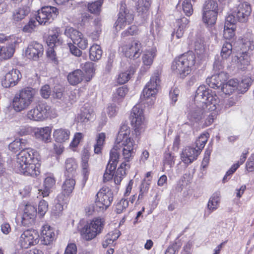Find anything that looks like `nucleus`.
I'll list each match as a JSON object with an SVG mask.
<instances>
[{
	"mask_svg": "<svg viewBox=\"0 0 254 254\" xmlns=\"http://www.w3.org/2000/svg\"><path fill=\"white\" fill-rule=\"evenodd\" d=\"M195 105L190 111L188 118L192 121L201 120L209 111H214L220 100L215 93L204 85L199 86L194 96Z\"/></svg>",
	"mask_w": 254,
	"mask_h": 254,
	"instance_id": "1",
	"label": "nucleus"
},
{
	"mask_svg": "<svg viewBox=\"0 0 254 254\" xmlns=\"http://www.w3.org/2000/svg\"><path fill=\"white\" fill-rule=\"evenodd\" d=\"M231 12L227 16L229 22H246L252 12V7L247 1L240 2L239 0H231L228 3Z\"/></svg>",
	"mask_w": 254,
	"mask_h": 254,
	"instance_id": "2",
	"label": "nucleus"
},
{
	"mask_svg": "<svg viewBox=\"0 0 254 254\" xmlns=\"http://www.w3.org/2000/svg\"><path fill=\"white\" fill-rule=\"evenodd\" d=\"M36 91L30 87H26L19 90L12 99V106L16 112L27 109L34 102Z\"/></svg>",
	"mask_w": 254,
	"mask_h": 254,
	"instance_id": "3",
	"label": "nucleus"
},
{
	"mask_svg": "<svg viewBox=\"0 0 254 254\" xmlns=\"http://www.w3.org/2000/svg\"><path fill=\"white\" fill-rule=\"evenodd\" d=\"M195 55L191 51L185 53L176 58L172 65V69L182 78L185 77L190 72V68L195 64Z\"/></svg>",
	"mask_w": 254,
	"mask_h": 254,
	"instance_id": "4",
	"label": "nucleus"
},
{
	"mask_svg": "<svg viewBox=\"0 0 254 254\" xmlns=\"http://www.w3.org/2000/svg\"><path fill=\"white\" fill-rule=\"evenodd\" d=\"M160 74L158 72H154L151 77L150 81L148 82L144 87L141 99L146 101L148 105L154 104L155 99V95L157 93L160 85Z\"/></svg>",
	"mask_w": 254,
	"mask_h": 254,
	"instance_id": "5",
	"label": "nucleus"
},
{
	"mask_svg": "<svg viewBox=\"0 0 254 254\" xmlns=\"http://www.w3.org/2000/svg\"><path fill=\"white\" fill-rule=\"evenodd\" d=\"M218 5L216 0H206L202 6V20L207 25L212 26L216 21Z\"/></svg>",
	"mask_w": 254,
	"mask_h": 254,
	"instance_id": "6",
	"label": "nucleus"
},
{
	"mask_svg": "<svg viewBox=\"0 0 254 254\" xmlns=\"http://www.w3.org/2000/svg\"><path fill=\"white\" fill-rule=\"evenodd\" d=\"M143 108L142 104H136L133 107L130 114L131 124L134 128L136 136L140 135L144 127V116Z\"/></svg>",
	"mask_w": 254,
	"mask_h": 254,
	"instance_id": "7",
	"label": "nucleus"
},
{
	"mask_svg": "<svg viewBox=\"0 0 254 254\" xmlns=\"http://www.w3.org/2000/svg\"><path fill=\"white\" fill-rule=\"evenodd\" d=\"M50 107L45 103H39L34 107L29 110L26 116L33 121H42L49 116Z\"/></svg>",
	"mask_w": 254,
	"mask_h": 254,
	"instance_id": "8",
	"label": "nucleus"
},
{
	"mask_svg": "<svg viewBox=\"0 0 254 254\" xmlns=\"http://www.w3.org/2000/svg\"><path fill=\"white\" fill-rule=\"evenodd\" d=\"M39 233L34 229H28L21 235L19 243L21 248L28 249L31 246L36 245L39 242Z\"/></svg>",
	"mask_w": 254,
	"mask_h": 254,
	"instance_id": "9",
	"label": "nucleus"
},
{
	"mask_svg": "<svg viewBox=\"0 0 254 254\" xmlns=\"http://www.w3.org/2000/svg\"><path fill=\"white\" fill-rule=\"evenodd\" d=\"M130 135V129L129 127L125 124H122L117 135L115 144L110 151H112L114 150V152L118 155H119V152L118 151L119 148V145L134 141L131 138Z\"/></svg>",
	"mask_w": 254,
	"mask_h": 254,
	"instance_id": "10",
	"label": "nucleus"
},
{
	"mask_svg": "<svg viewBox=\"0 0 254 254\" xmlns=\"http://www.w3.org/2000/svg\"><path fill=\"white\" fill-rule=\"evenodd\" d=\"M59 13L58 9L53 6L43 7L41 10L38 11V14L36 19L40 24H46L50 23Z\"/></svg>",
	"mask_w": 254,
	"mask_h": 254,
	"instance_id": "11",
	"label": "nucleus"
},
{
	"mask_svg": "<svg viewBox=\"0 0 254 254\" xmlns=\"http://www.w3.org/2000/svg\"><path fill=\"white\" fill-rule=\"evenodd\" d=\"M113 194L108 188H102L97 193L95 204L100 209H106L113 201Z\"/></svg>",
	"mask_w": 254,
	"mask_h": 254,
	"instance_id": "12",
	"label": "nucleus"
},
{
	"mask_svg": "<svg viewBox=\"0 0 254 254\" xmlns=\"http://www.w3.org/2000/svg\"><path fill=\"white\" fill-rule=\"evenodd\" d=\"M119 156L120 155L115 153L114 150L110 151V159L103 176V181L104 182L109 181L113 178Z\"/></svg>",
	"mask_w": 254,
	"mask_h": 254,
	"instance_id": "13",
	"label": "nucleus"
},
{
	"mask_svg": "<svg viewBox=\"0 0 254 254\" xmlns=\"http://www.w3.org/2000/svg\"><path fill=\"white\" fill-rule=\"evenodd\" d=\"M35 152L32 149H24L21 150L17 155L16 167L24 166L32 162H38L37 158L35 157Z\"/></svg>",
	"mask_w": 254,
	"mask_h": 254,
	"instance_id": "14",
	"label": "nucleus"
},
{
	"mask_svg": "<svg viewBox=\"0 0 254 254\" xmlns=\"http://www.w3.org/2000/svg\"><path fill=\"white\" fill-rule=\"evenodd\" d=\"M141 43L137 40L133 41L129 45L124 47L123 50L126 57L129 59L138 58L142 52Z\"/></svg>",
	"mask_w": 254,
	"mask_h": 254,
	"instance_id": "15",
	"label": "nucleus"
},
{
	"mask_svg": "<svg viewBox=\"0 0 254 254\" xmlns=\"http://www.w3.org/2000/svg\"><path fill=\"white\" fill-rule=\"evenodd\" d=\"M37 213V209L35 206L31 204H26L22 217V225L28 226L34 224Z\"/></svg>",
	"mask_w": 254,
	"mask_h": 254,
	"instance_id": "16",
	"label": "nucleus"
},
{
	"mask_svg": "<svg viewBox=\"0 0 254 254\" xmlns=\"http://www.w3.org/2000/svg\"><path fill=\"white\" fill-rule=\"evenodd\" d=\"M39 167L40 164L38 163V162H32L24 166H19L17 171L23 174L25 176L35 177L40 173Z\"/></svg>",
	"mask_w": 254,
	"mask_h": 254,
	"instance_id": "17",
	"label": "nucleus"
},
{
	"mask_svg": "<svg viewBox=\"0 0 254 254\" xmlns=\"http://www.w3.org/2000/svg\"><path fill=\"white\" fill-rule=\"evenodd\" d=\"M43 46L37 42H32L26 50V55L29 59L36 61L43 54Z\"/></svg>",
	"mask_w": 254,
	"mask_h": 254,
	"instance_id": "18",
	"label": "nucleus"
},
{
	"mask_svg": "<svg viewBox=\"0 0 254 254\" xmlns=\"http://www.w3.org/2000/svg\"><path fill=\"white\" fill-rule=\"evenodd\" d=\"M226 79V73L223 71H220L219 73H214L210 77H208L206 81L211 88H219Z\"/></svg>",
	"mask_w": 254,
	"mask_h": 254,
	"instance_id": "19",
	"label": "nucleus"
},
{
	"mask_svg": "<svg viewBox=\"0 0 254 254\" xmlns=\"http://www.w3.org/2000/svg\"><path fill=\"white\" fill-rule=\"evenodd\" d=\"M30 8L26 4L19 6L14 8L12 11V20L14 22H18L24 19L29 14Z\"/></svg>",
	"mask_w": 254,
	"mask_h": 254,
	"instance_id": "20",
	"label": "nucleus"
},
{
	"mask_svg": "<svg viewBox=\"0 0 254 254\" xmlns=\"http://www.w3.org/2000/svg\"><path fill=\"white\" fill-rule=\"evenodd\" d=\"M200 154L199 150L195 148L188 147L182 152L181 157L182 161L185 164H189L196 160Z\"/></svg>",
	"mask_w": 254,
	"mask_h": 254,
	"instance_id": "21",
	"label": "nucleus"
},
{
	"mask_svg": "<svg viewBox=\"0 0 254 254\" xmlns=\"http://www.w3.org/2000/svg\"><path fill=\"white\" fill-rule=\"evenodd\" d=\"M20 77L21 74L19 71L16 69H12L6 74L2 84L6 88L14 86L17 83Z\"/></svg>",
	"mask_w": 254,
	"mask_h": 254,
	"instance_id": "22",
	"label": "nucleus"
},
{
	"mask_svg": "<svg viewBox=\"0 0 254 254\" xmlns=\"http://www.w3.org/2000/svg\"><path fill=\"white\" fill-rule=\"evenodd\" d=\"M120 149L121 147H123L122 155L125 161L128 162L135 155L136 147L134 143V141L127 143H124L119 145Z\"/></svg>",
	"mask_w": 254,
	"mask_h": 254,
	"instance_id": "23",
	"label": "nucleus"
},
{
	"mask_svg": "<svg viewBox=\"0 0 254 254\" xmlns=\"http://www.w3.org/2000/svg\"><path fill=\"white\" fill-rule=\"evenodd\" d=\"M133 17L131 13L127 12L126 10L121 9L119 17L115 23L117 29H122L125 27L126 24H129L133 21Z\"/></svg>",
	"mask_w": 254,
	"mask_h": 254,
	"instance_id": "24",
	"label": "nucleus"
},
{
	"mask_svg": "<svg viewBox=\"0 0 254 254\" xmlns=\"http://www.w3.org/2000/svg\"><path fill=\"white\" fill-rule=\"evenodd\" d=\"M43 244L50 245L55 239V234L52 227L48 225H45L42 227L41 231Z\"/></svg>",
	"mask_w": 254,
	"mask_h": 254,
	"instance_id": "25",
	"label": "nucleus"
},
{
	"mask_svg": "<svg viewBox=\"0 0 254 254\" xmlns=\"http://www.w3.org/2000/svg\"><path fill=\"white\" fill-rule=\"evenodd\" d=\"M51 128L49 127L37 128L34 130V134L36 138L45 142H50Z\"/></svg>",
	"mask_w": 254,
	"mask_h": 254,
	"instance_id": "26",
	"label": "nucleus"
},
{
	"mask_svg": "<svg viewBox=\"0 0 254 254\" xmlns=\"http://www.w3.org/2000/svg\"><path fill=\"white\" fill-rule=\"evenodd\" d=\"M156 56V54L154 50L145 52L142 56V62L144 66H142L141 71L146 72L152 64L153 59Z\"/></svg>",
	"mask_w": 254,
	"mask_h": 254,
	"instance_id": "27",
	"label": "nucleus"
},
{
	"mask_svg": "<svg viewBox=\"0 0 254 254\" xmlns=\"http://www.w3.org/2000/svg\"><path fill=\"white\" fill-rule=\"evenodd\" d=\"M77 167L78 165L75 159L67 158L65 161V175L68 177H73L76 173Z\"/></svg>",
	"mask_w": 254,
	"mask_h": 254,
	"instance_id": "28",
	"label": "nucleus"
},
{
	"mask_svg": "<svg viewBox=\"0 0 254 254\" xmlns=\"http://www.w3.org/2000/svg\"><path fill=\"white\" fill-rule=\"evenodd\" d=\"M84 77V73L81 70L76 69L68 74L67 80L71 85H75L80 83Z\"/></svg>",
	"mask_w": 254,
	"mask_h": 254,
	"instance_id": "29",
	"label": "nucleus"
},
{
	"mask_svg": "<svg viewBox=\"0 0 254 254\" xmlns=\"http://www.w3.org/2000/svg\"><path fill=\"white\" fill-rule=\"evenodd\" d=\"M55 182L56 181L53 177L48 176L46 178L44 182V190H38L39 195H42L43 197L48 196Z\"/></svg>",
	"mask_w": 254,
	"mask_h": 254,
	"instance_id": "30",
	"label": "nucleus"
},
{
	"mask_svg": "<svg viewBox=\"0 0 254 254\" xmlns=\"http://www.w3.org/2000/svg\"><path fill=\"white\" fill-rule=\"evenodd\" d=\"M80 235L81 238L86 241H91L97 236V233H95L89 223L82 228Z\"/></svg>",
	"mask_w": 254,
	"mask_h": 254,
	"instance_id": "31",
	"label": "nucleus"
},
{
	"mask_svg": "<svg viewBox=\"0 0 254 254\" xmlns=\"http://www.w3.org/2000/svg\"><path fill=\"white\" fill-rule=\"evenodd\" d=\"M94 116V113L92 109L88 106H84L82 107L81 112L77 116V120L81 123H86L91 120Z\"/></svg>",
	"mask_w": 254,
	"mask_h": 254,
	"instance_id": "32",
	"label": "nucleus"
},
{
	"mask_svg": "<svg viewBox=\"0 0 254 254\" xmlns=\"http://www.w3.org/2000/svg\"><path fill=\"white\" fill-rule=\"evenodd\" d=\"M70 131L67 129L59 128L54 130V137L58 142H64L69 139Z\"/></svg>",
	"mask_w": 254,
	"mask_h": 254,
	"instance_id": "33",
	"label": "nucleus"
},
{
	"mask_svg": "<svg viewBox=\"0 0 254 254\" xmlns=\"http://www.w3.org/2000/svg\"><path fill=\"white\" fill-rule=\"evenodd\" d=\"M66 198L65 195L63 194H60L58 195L55 205L53 209V213L55 216H59L64 210V206L65 203Z\"/></svg>",
	"mask_w": 254,
	"mask_h": 254,
	"instance_id": "34",
	"label": "nucleus"
},
{
	"mask_svg": "<svg viewBox=\"0 0 254 254\" xmlns=\"http://www.w3.org/2000/svg\"><path fill=\"white\" fill-rule=\"evenodd\" d=\"M53 31V34L49 36L47 43L48 46L57 47L62 44V41L58 38L61 34L60 29L55 28Z\"/></svg>",
	"mask_w": 254,
	"mask_h": 254,
	"instance_id": "35",
	"label": "nucleus"
},
{
	"mask_svg": "<svg viewBox=\"0 0 254 254\" xmlns=\"http://www.w3.org/2000/svg\"><path fill=\"white\" fill-rule=\"evenodd\" d=\"M189 23V20L186 17H183L180 19H178L177 21L178 28L173 34V36H176L178 39L181 38Z\"/></svg>",
	"mask_w": 254,
	"mask_h": 254,
	"instance_id": "36",
	"label": "nucleus"
},
{
	"mask_svg": "<svg viewBox=\"0 0 254 254\" xmlns=\"http://www.w3.org/2000/svg\"><path fill=\"white\" fill-rule=\"evenodd\" d=\"M16 43H7L5 47L0 46V56L4 60L11 58L15 51V45Z\"/></svg>",
	"mask_w": 254,
	"mask_h": 254,
	"instance_id": "37",
	"label": "nucleus"
},
{
	"mask_svg": "<svg viewBox=\"0 0 254 254\" xmlns=\"http://www.w3.org/2000/svg\"><path fill=\"white\" fill-rule=\"evenodd\" d=\"M71 177L66 179L62 186L63 192L61 194L65 195L66 198L72 192L74 188L75 181Z\"/></svg>",
	"mask_w": 254,
	"mask_h": 254,
	"instance_id": "38",
	"label": "nucleus"
},
{
	"mask_svg": "<svg viewBox=\"0 0 254 254\" xmlns=\"http://www.w3.org/2000/svg\"><path fill=\"white\" fill-rule=\"evenodd\" d=\"M237 22H229L227 21V16L226 18L224 29V37L225 39H231L235 35V24Z\"/></svg>",
	"mask_w": 254,
	"mask_h": 254,
	"instance_id": "39",
	"label": "nucleus"
},
{
	"mask_svg": "<svg viewBox=\"0 0 254 254\" xmlns=\"http://www.w3.org/2000/svg\"><path fill=\"white\" fill-rule=\"evenodd\" d=\"M136 70L134 66H131L128 70L120 73L117 78V82L120 84L126 83L130 78L131 75H133Z\"/></svg>",
	"mask_w": 254,
	"mask_h": 254,
	"instance_id": "40",
	"label": "nucleus"
},
{
	"mask_svg": "<svg viewBox=\"0 0 254 254\" xmlns=\"http://www.w3.org/2000/svg\"><path fill=\"white\" fill-rule=\"evenodd\" d=\"M64 34L69 38L75 44L82 36V33L72 27H67L64 31Z\"/></svg>",
	"mask_w": 254,
	"mask_h": 254,
	"instance_id": "41",
	"label": "nucleus"
},
{
	"mask_svg": "<svg viewBox=\"0 0 254 254\" xmlns=\"http://www.w3.org/2000/svg\"><path fill=\"white\" fill-rule=\"evenodd\" d=\"M220 192H216L210 198L207 204V208L210 212L218 208L220 202Z\"/></svg>",
	"mask_w": 254,
	"mask_h": 254,
	"instance_id": "42",
	"label": "nucleus"
},
{
	"mask_svg": "<svg viewBox=\"0 0 254 254\" xmlns=\"http://www.w3.org/2000/svg\"><path fill=\"white\" fill-rule=\"evenodd\" d=\"M102 53V50L99 45H93L90 48L89 58L92 61H98L101 59Z\"/></svg>",
	"mask_w": 254,
	"mask_h": 254,
	"instance_id": "43",
	"label": "nucleus"
},
{
	"mask_svg": "<svg viewBox=\"0 0 254 254\" xmlns=\"http://www.w3.org/2000/svg\"><path fill=\"white\" fill-rule=\"evenodd\" d=\"M89 223L95 233H97V235H98L101 233L104 228L105 221L103 219L95 218Z\"/></svg>",
	"mask_w": 254,
	"mask_h": 254,
	"instance_id": "44",
	"label": "nucleus"
},
{
	"mask_svg": "<svg viewBox=\"0 0 254 254\" xmlns=\"http://www.w3.org/2000/svg\"><path fill=\"white\" fill-rule=\"evenodd\" d=\"M106 138L105 133H99L97 135L96 143L94 145V152L96 154H99L101 152V150L104 144Z\"/></svg>",
	"mask_w": 254,
	"mask_h": 254,
	"instance_id": "45",
	"label": "nucleus"
},
{
	"mask_svg": "<svg viewBox=\"0 0 254 254\" xmlns=\"http://www.w3.org/2000/svg\"><path fill=\"white\" fill-rule=\"evenodd\" d=\"M103 3V0H97L94 2L88 3V9L89 11L91 13L99 14L101 11V7Z\"/></svg>",
	"mask_w": 254,
	"mask_h": 254,
	"instance_id": "46",
	"label": "nucleus"
},
{
	"mask_svg": "<svg viewBox=\"0 0 254 254\" xmlns=\"http://www.w3.org/2000/svg\"><path fill=\"white\" fill-rule=\"evenodd\" d=\"M237 83L233 81L230 80L228 82L223 83L220 86L222 92L226 95H230L235 90V87Z\"/></svg>",
	"mask_w": 254,
	"mask_h": 254,
	"instance_id": "47",
	"label": "nucleus"
},
{
	"mask_svg": "<svg viewBox=\"0 0 254 254\" xmlns=\"http://www.w3.org/2000/svg\"><path fill=\"white\" fill-rule=\"evenodd\" d=\"M150 5V0H138L136 5V10L139 14H142L148 10Z\"/></svg>",
	"mask_w": 254,
	"mask_h": 254,
	"instance_id": "48",
	"label": "nucleus"
},
{
	"mask_svg": "<svg viewBox=\"0 0 254 254\" xmlns=\"http://www.w3.org/2000/svg\"><path fill=\"white\" fill-rule=\"evenodd\" d=\"M127 92V89L125 87L118 88L113 96V100L116 102H120Z\"/></svg>",
	"mask_w": 254,
	"mask_h": 254,
	"instance_id": "49",
	"label": "nucleus"
},
{
	"mask_svg": "<svg viewBox=\"0 0 254 254\" xmlns=\"http://www.w3.org/2000/svg\"><path fill=\"white\" fill-rule=\"evenodd\" d=\"M232 44L226 42L223 44L222 47L221 56L223 59H227L232 54Z\"/></svg>",
	"mask_w": 254,
	"mask_h": 254,
	"instance_id": "50",
	"label": "nucleus"
},
{
	"mask_svg": "<svg viewBox=\"0 0 254 254\" xmlns=\"http://www.w3.org/2000/svg\"><path fill=\"white\" fill-rule=\"evenodd\" d=\"M252 84V79L250 77L243 79L239 84L238 88L242 93L246 92Z\"/></svg>",
	"mask_w": 254,
	"mask_h": 254,
	"instance_id": "51",
	"label": "nucleus"
},
{
	"mask_svg": "<svg viewBox=\"0 0 254 254\" xmlns=\"http://www.w3.org/2000/svg\"><path fill=\"white\" fill-rule=\"evenodd\" d=\"M182 8L187 16H190L193 13L192 5L190 0H185L182 3Z\"/></svg>",
	"mask_w": 254,
	"mask_h": 254,
	"instance_id": "52",
	"label": "nucleus"
},
{
	"mask_svg": "<svg viewBox=\"0 0 254 254\" xmlns=\"http://www.w3.org/2000/svg\"><path fill=\"white\" fill-rule=\"evenodd\" d=\"M5 42H7V43H11V44L17 43L18 38L14 35L5 36L3 34H0V43H4Z\"/></svg>",
	"mask_w": 254,
	"mask_h": 254,
	"instance_id": "53",
	"label": "nucleus"
},
{
	"mask_svg": "<svg viewBox=\"0 0 254 254\" xmlns=\"http://www.w3.org/2000/svg\"><path fill=\"white\" fill-rule=\"evenodd\" d=\"M150 187V183L143 182L140 186V192L138 196V199H141L143 196L146 194L149 190Z\"/></svg>",
	"mask_w": 254,
	"mask_h": 254,
	"instance_id": "54",
	"label": "nucleus"
},
{
	"mask_svg": "<svg viewBox=\"0 0 254 254\" xmlns=\"http://www.w3.org/2000/svg\"><path fill=\"white\" fill-rule=\"evenodd\" d=\"M128 205V202L126 199H122L117 203L116 207V211L117 213L120 214L126 209Z\"/></svg>",
	"mask_w": 254,
	"mask_h": 254,
	"instance_id": "55",
	"label": "nucleus"
},
{
	"mask_svg": "<svg viewBox=\"0 0 254 254\" xmlns=\"http://www.w3.org/2000/svg\"><path fill=\"white\" fill-rule=\"evenodd\" d=\"M48 209V204L44 200H42L39 202L38 206V214L43 217L47 211Z\"/></svg>",
	"mask_w": 254,
	"mask_h": 254,
	"instance_id": "56",
	"label": "nucleus"
},
{
	"mask_svg": "<svg viewBox=\"0 0 254 254\" xmlns=\"http://www.w3.org/2000/svg\"><path fill=\"white\" fill-rule=\"evenodd\" d=\"M241 49L243 50L242 53H247L249 54L248 51H251L254 49V45L253 42L249 40L245 41L242 46Z\"/></svg>",
	"mask_w": 254,
	"mask_h": 254,
	"instance_id": "57",
	"label": "nucleus"
},
{
	"mask_svg": "<svg viewBox=\"0 0 254 254\" xmlns=\"http://www.w3.org/2000/svg\"><path fill=\"white\" fill-rule=\"evenodd\" d=\"M164 163L172 167L175 163L174 156L169 152H166L164 157Z\"/></svg>",
	"mask_w": 254,
	"mask_h": 254,
	"instance_id": "58",
	"label": "nucleus"
},
{
	"mask_svg": "<svg viewBox=\"0 0 254 254\" xmlns=\"http://www.w3.org/2000/svg\"><path fill=\"white\" fill-rule=\"evenodd\" d=\"M83 69L89 76L91 75V77L92 76V74L95 71L94 64L91 62H86L84 64Z\"/></svg>",
	"mask_w": 254,
	"mask_h": 254,
	"instance_id": "59",
	"label": "nucleus"
},
{
	"mask_svg": "<svg viewBox=\"0 0 254 254\" xmlns=\"http://www.w3.org/2000/svg\"><path fill=\"white\" fill-rule=\"evenodd\" d=\"M204 43L202 40L199 39L195 42L194 50L197 52V54H200L202 53L204 51Z\"/></svg>",
	"mask_w": 254,
	"mask_h": 254,
	"instance_id": "60",
	"label": "nucleus"
},
{
	"mask_svg": "<svg viewBox=\"0 0 254 254\" xmlns=\"http://www.w3.org/2000/svg\"><path fill=\"white\" fill-rule=\"evenodd\" d=\"M75 44H76L79 48L82 50L86 49L88 46V40L83 35L81 37L77 42Z\"/></svg>",
	"mask_w": 254,
	"mask_h": 254,
	"instance_id": "61",
	"label": "nucleus"
},
{
	"mask_svg": "<svg viewBox=\"0 0 254 254\" xmlns=\"http://www.w3.org/2000/svg\"><path fill=\"white\" fill-rule=\"evenodd\" d=\"M238 60L240 64L244 66L250 64V56L247 53H242V55L239 58Z\"/></svg>",
	"mask_w": 254,
	"mask_h": 254,
	"instance_id": "62",
	"label": "nucleus"
},
{
	"mask_svg": "<svg viewBox=\"0 0 254 254\" xmlns=\"http://www.w3.org/2000/svg\"><path fill=\"white\" fill-rule=\"evenodd\" d=\"M40 93L44 98H48L51 93L50 86L48 85L43 86L41 89Z\"/></svg>",
	"mask_w": 254,
	"mask_h": 254,
	"instance_id": "63",
	"label": "nucleus"
},
{
	"mask_svg": "<svg viewBox=\"0 0 254 254\" xmlns=\"http://www.w3.org/2000/svg\"><path fill=\"white\" fill-rule=\"evenodd\" d=\"M246 168L249 172L254 171V154L252 155L246 163Z\"/></svg>",
	"mask_w": 254,
	"mask_h": 254,
	"instance_id": "64",
	"label": "nucleus"
}]
</instances>
